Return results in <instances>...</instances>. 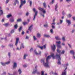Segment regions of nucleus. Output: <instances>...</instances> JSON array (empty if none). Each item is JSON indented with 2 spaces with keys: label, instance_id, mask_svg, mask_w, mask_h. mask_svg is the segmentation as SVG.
<instances>
[{
  "label": "nucleus",
  "instance_id": "nucleus-27",
  "mask_svg": "<svg viewBox=\"0 0 75 75\" xmlns=\"http://www.w3.org/2000/svg\"><path fill=\"white\" fill-rule=\"evenodd\" d=\"M1 64L3 66H4L6 65V63H4L3 62H1Z\"/></svg>",
  "mask_w": 75,
  "mask_h": 75
},
{
  "label": "nucleus",
  "instance_id": "nucleus-31",
  "mask_svg": "<svg viewBox=\"0 0 75 75\" xmlns=\"http://www.w3.org/2000/svg\"><path fill=\"white\" fill-rule=\"evenodd\" d=\"M4 26H5V27H7V26H8V23H5V24H4Z\"/></svg>",
  "mask_w": 75,
  "mask_h": 75
},
{
  "label": "nucleus",
  "instance_id": "nucleus-48",
  "mask_svg": "<svg viewBox=\"0 0 75 75\" xmlns=\"http://www.w3.org/2000/svg\"><path fill=\"white\" fill-rule=\"evenodd\" d=\"M29 14V13L27 12V13H26V16H28Z\"/></svg>",
  "mask_w": 75,
  "mask_h": 75
},
{
  "label": "nucleus",
  "instance_id": "nucleus-4",
  "mask_svg": "<svg viewBox=\"0 0 75 75\" xmlns=\"http://www.w3.org/2000/svg\"><path fill=\"white\" fill-rule=\"evenodd\" d=\"M21 4L19 6V8H21V7H23V5L24 4H25L26 3L25 1V0L23 1V0H21Z\"/></svg>",
  "mask_w": 75,
  "mask_h": 75
},
{
  "label": "nucleus",
  "instance_id": "nucleus-56",
  "mask_svg": "<svg viewBox=\"0 0 75 75\" xmlns=\"http://www.w3.org/2000/svg\"><path fill=\"white\" fill-rule=\"evenodd\" d=\"M32 51H33V48H31L30 49V51L31 52Z\"/></svg>",
  "mask_w": 75,
  "mask_h": 75
},
{
  "label": "nucleus",
  "instance_id": "nucleus-19",
  "mask_svg": "<svg viewBox=\"0 0 75 75\" xmlns=\"http://www.w3.org/2000/svg\"><path fill=\"white\" fill-rule=\"evenodd\" d=\"M37 37L38 38H40L41 37V34L39 33H38L37 34Z\"/></svg>",
  "mask_w": 75,
  "mask_h": 75
},
{
  "label": "nucleus",
  "instance_id": "nucleus-10",
  "mask_svg": "<svg viewBox=\"0 0 75 75\" xmlns=\"http://www.w3.org/2000/svg\"><path fill=\"white\" fill-rule=\"evenodd\" d=\"M51 47L52 48V49L54 51L55 50V49H56V47H55V45H53V46H51Z\"/></svg>",
  "mask_w": 75,
  "mask_h": 75
},
{
  "label": "nucleus",
  "instance_id": "nucleus-13",
  "mask_svg": "<svg viewBox=\"0 0 75 75\" xmlns=\"http://www.w3.org/2000/svg\"><path fill=\"white\" fill-rule=\"evenodd\" d=\"M18 41H19V38H16V43L15 44V45L16 46H17V44H18Z\"/></svg>",
  "mask_w": 75,
  "mask_h": 75
},
{
  "label": "nucleus",
  "instance_id": "nucleus-16",
  "mask_svg": "<svg viewBox=\"0 0 75 75\" xmlns=\"http://www.w3.org/2000/svg\"><path fill=\"white\" fill-rule=\"evenodd\" d=\"M16 3H17L18 4V3H19V2L18 0H15V3L13 4V5L16 6Z\"/></svg>",
  "mask_w": 75,
  "mask_h": 75
},
{
  "label": "nucleus",
  "instance_id": "nucleus-2",
  "mask_svg": "<svg viewBox=\"0 0 75 75\" xmlns=\"http://www.w3.org/2000/svg\"><path fill=\"white\" fill-rule=\"evenodd\" d=\"M56 59H57L58 61V62H57V64L58 65H61V58L60 57V54H56Z\"/></svg>",
  "mask_w": 75,
  "mask_h": 75
},
{
  "label": "nucleus",
  "instance_id": "nucleus-42",
  "mask_svg": "<svg viewBox=\"0 0 75 75\" xmlns=\"http://www.w3.org/2000/svg\"><path fill=\"white\" fill-rule=\"evenodd\" d=\"M14 32V30H12L11 31V34H12V33H13Z\"/></svg>",
  "mask_w": 75,
  "mask_h": 75
},
{
  "label": "nucleus",
  "instance_id": "nucleus-24",
  "mask_svg": "<svg viewBox=\"0 0 75 75\" xmlns=\"http://www.w3.org/2000/svg\"><path fill=\"white\" fill-rule=\"evenodd\" d=\"M44 36L45 37H47V38H50V36L48 35H44Z\"/></svg>",
  "mask_w": 75,
  "mask_h": 75
},
{
  "label": "nucleus",
  "instance_id": "nucleus-11",
  "mask_svg": "<svg viewBox=\"0 0 75 75\" xmlns=\"http://www.w3.org/2000/svg\"><path fill=\"white\" fill-rule=\"evenodd\" d=\"M33 10L34 11V12H35V16H37V13H38V11H36V9H35V8H33Z\"/></svg>",
  "mask_w": 75,
  "mask_h": 75
},
{
  "label": "nucleus",
  "instance_id": "nucleus-53",
  "mask_svg": "<svg viewBox=\"0 0 75 75\" xmlns=\"http://www.w3.org/2000/svg\"><path fill=\"white\" fill-rule=\"evenodd\" d=\"M27 67V65L26 64H24L23 65V67H24L25 68Z\"/></svg>",
  "mask_w": 75,
  "mask_h": 75
},
{
  "label": "nucleus",
  "instance_id": "nucleus-26",
  "mask_svg": "<svg viewBox=\"0 0 75 75\" xmlns=\"http://www.w3.org/2000/svg\"><path fill=\"white\" fill-rule=\"evenodd\" d=\"M71 16H72V15L71 14H69L67 15V17H68V18H71Z\"/></svg>",
  "mask_w": 75,
  "mask_h": 75
},
{
  "label": "nucleus",
  "instance_id": "nucleus-5",
  "mask_svg": "<svg viewBox=\"0 0 75 75\" xmlns=\"http://www.w3.org/2000/svg\"><path fill=\"white\" fill-rule=\"evenodd\" d=\"M56 43L57 44V47L58 48H61V46L60 45V44H61L60 41H57L56 42Z\"/></svg>",
  "mask_w": 75,
  "mask_h": 75
},
{
  "label": "nucleus",
  "instance_id": "nucleus-59",
  "mask_svg": "<svg viewBox=\"0 0 75 75\" xmlns=\"http://www.w3.org/2000/svg\"><path fill=\"white\" fill-rule=\"evenodd\" d=\"M66 1L67 2H69L70 1H72V0H66Z\"/></svg>",
  "mask_w": 75,
  "mask_h": 75
},
{
  "label": "nucleus",
  "instance_id": "nucleus-35",
  "mask_svg": "<svg viewBox=\"0 0 75 75\" xmlns=\"http://www.w3.org/2000/svg\"><path fill=\"white\" fill-rule=\"evenodd\" d=\"M18 72H19V74H21V72H22L21 70H20V69H19L18 70Z\"/></svg>",
  "mask_w": 75,
  "mask_h": 75
},
{
  "label": "nucleus",
  "instance_id": "nucleus-25",
  "mask_svg": "<svg viewBox=\"0 0 75 75\" xmlns=\"http://www.w3.org/2000/svg\"><path fill=\"white\" fill-rule=\"evenodd\" d=\"M10 21L11 23H13L14 21V19L13 18H12L10 19Z\"/></svg>",
  "mask_w": 75,
  "mask_h": 75
},
{
  "label": "nucleus",
  "instance_id": "nucleus-50",
  "mask_svg": "<svg viewBox=\"0 0 75 75\" xmlns=\"http://www.w3.org/2000/svg\"><path fill=\"white\" fill-rule=\"evenodd\" d=\"M8 1H9V0H6V4H7L8 3Z\"/></svg>",
  "mask_w": 75,
  "mask_h": 75
},
{
  "label": "nucleus",
  "instance_id": "nucleus-39",
  "mask_svg": "<svg viewBox=\"0 0 75 75\" xmlns=\"http://www.w3.org/2000/svg\"><path fill=\"white\" fill-rule=\"evenodd\" d=\"M10 63V61H8V62H6L5 63L6 64L8 65V64H9Z\"/></svg>",
  "mask_w": 75,
  "mask_h": 75
},
{
  "label": "nucleus",
  "instance_id": "nucleus-14",
  "mask_svg": "<svg viewBox=\"0 0 75 75\" xmlns=\"http://www.w3.org/2000/svg\"><path fill=\"white\" fill-rule=\"evenodd\" d=\"M17 63L16 62H14L13 64V68H16L17 67Z\"/></svg>",
  "mask_w": 75,
  "mask_h": 75
},
{
  "label": "nucleus",
  "instance_id": "nucleus-47",
  "mask_svg": "<svg viewBox=\"0 0 75 75\" xmlns=\"http://www.w3.org/2000/svg\"><path fill=\"white\" fill-rule=\"evenodd\" d=\"M60 24H62L63 22V21H62L61 20H60Z\"/></svg>",
  "mask_w": 75,
  "mask_h": 75
},
{
  "label": "nucleus",
  "instance_id": "nucleus-58",
  "mask_svg": "<svg viewBox=\"0 0 75 75\" xmlns=\"http://www.w3.org/2000/svg\"><path fill=\"white\" fill-rule=\"evenodd\" d=\"M68 45L69 46L70 48H71V45L69 44H68Z\"/></svg>",
  "mask_w": 75,
  "mask_h": 75
},
{
  "label": "nucleus",
  "instance_id": "nucleus-15",
  "mask_svg": "<svg viewBox=\"0 0 75 75\" xmlns=\"http://www.w3.org/2000/svg\"><path fill=\"white\" fill-rule=\"evenodd\" d=\"M34 52L35 54H36V55H40L41 54V51H40L39 52V53H37V52L36 50H35L34 51Z\"/></svg>",
  "mask_w": 75,
  "mask_h": 75
},
{
  "label": "nucleus",
  "instance_id": "nucleus-43",
  "mask_svg": "<svg viewBox=\"0 0 75 75\" xmlns=\"http://www.w3.org/2000/svg\"><path fill=\"white\" fill-rule=\"evenodd\" d=\"M33 38L34 40H37V39L36 38H35V36H33Z\"/></svg>",
  "mask_w": 75,
  "mask_h": 75
},
{
  "label": "nucleus",
  "instance_id": "nucleus-12",
  "mask_svg": "<svg viewBox=\"0 0 75 75\" xmlns=\"http://www.w3.org/2000/svg\"><path fill=\"white\" fill-rule=\"evenodd\" d=\"M70 53L71 54H72L73 55V57H74V54H75V52H74V51L73 50H71L70 51Z\"/></svg>",
  "mask_w": 75,
  "mask_h": 75
},
{
  "label": "nucleus",
  "instance_id": "nucleus-7",
  "mask_svg": "<svg viewBox=\"0 0 75 75\" xmlns=\"http://www.w3.org/2000/svg\"><path fill=\"white\" fill-rule=\"evenodd\" d=\"M22 48H24V46L23 45V43H22L21 44V47L20 49H19L18 47H17L16 49V50H18V51H20V50L21 49V48H22Z\"/></svg>",
  "mask_w": 75,
  "mask_h": 75
},
{
  "label": "nucleus",
  "instance_id": "nucleus-3",
  "mask_svg": "<svg viewBox=\"0 0 75 75\" xmlns=\"http://www.w3.org/2000/svg\"><path fill=\"white\" fill-rule=\"evenodd\" d=\"M37 66H36L35 67V69H34V70L32 74H35V73H37V74H40V73L39 72H38L37 71Z\"/></svg>",
  "mask_w": 75,
  "mask_h": 75
},
{
  "label": "nucleus",
  "instance_id": "nucleus-41",
  "mask_svg": "<svg viewBox=\"0 0 75 75\" xmlns=\"http://www.w3.org/2000/svg\"><path fill=\"white\" fill-rule=\"evenodd\" d=\"M64 53H65V51H64V50H63L61 52V54H64Z\"/></svg>",
  "mask_w": 75,
  "mask_h": 75
},
{
  "label": "nucleus",
  "instance_id": "nucleus-64",
  "mask_svg": "<svg viewBox=\"0 0 75 75\" xmlns=\"http://www.w3.org/2000/svg\"><path fill=\"white\" fill-rule=\"evenodd\" d=\"M62 14L63 15H64L65 14V13H64V11H63L62 12Z\"/></svg>",
  "mask_w": 75,
  "mask_h": 75
},
{
  "label": "nucleus",
  "instance_id": "nucleus-55",
  "mask_svg": "<svg viewBox=\"0 0 75 75\" xmlns=\"http://www.w3.org/2000/svg\"><path fill=\"white\" fill-rule=\"evenodd\" d=\"M46 45H44L43 46V47L44 48H45H45H46Z\"/></svg>",
  "mask_w": 75,
  "mask_h": 75
},
{
  "label": "nucleus",
  "instance_id": "nucleus-49",
  "mask_svg": "<svg viewBox=\"0 0 75 75\" xmlns=\"http://www.w3.org/2000/svg\"><path fill=\"white\" fill-rule=\"evenodd\" d=\"M62 40L63 41H65V37H63Z\"/></svg>",
  "mask_w": 75,
  "mask_h": 75
},
{
  "label": "nucleus",
  "instance_id": "nucleus-9",
  "mask_svg": "<svg viewBox=\"0 0 75 75\" xmlns=\"http://www.w3.org/2000/svg\"><path fill=\"white\" fill-rule=\"evenodd\" d=\"M67 69V67H66L65 69L64 70V71H63L62 72V75H66V73L67 72L66 71V70Z\"/></svg>",
  "mask_w": 75,
  "mask_h": 75
},
{
  "label": "nucleus",
  "instance_id": "nucleus-29",
  "mask_svg": "<svg viewBox=\"0 0 75 75\" xmlns=\"http://www.w3.org/2000/svg\"><path fill=\"white\" fill-rule=\"evenodd\" d=\"M43 4L44 7H45V8H46V4H45V3H43Z\"/></svg>",
  "mask_w": 75,
  "mask_h": 75
},
{
  "label": "nucleus",
  "instance_id": "nucleus-54",
  "mask_svg": "<svg viewBox=\"0 0 75 75\" xmlns=\"http://www.w3.org/2000/svg\"><path fill=\"white\" fill-rule=\"evenodd\" d=\"M50 32L51 33H53V30H52V29L50 30Z\"/></svg>",
  "mask_w": 75,
  "mask_h": 75
},
{
  "label": "nucleus",
  "instance_id": "nucleus-1",
  "mask_svg": "<svg viewBox=\"0 0 75 75\" xmlns=\"http://www.w3.org/2000/svg\"><path fill=\"white\" fill-rule=\"evenodd\" d=\"M52 57L53 59H55V58L56 57V56L54 55V53H52L51 54L50 56H49L46 58V63H45L44 62V60L43 59L41 60V63H42L43 65H44L45 67H47V68H50V65H49V63L48 62V61L50 60V59H51V57Z\"/></svg>",
  "mask_w": 75,
  "mask_h": 75
},
{
  "label": "nucleus",
  "instance_id": "nucleus-18",
  "mask_svg": "<svg viewBox=\"0 0 75 75\" xmlns=\"http://www.w3.org/2000/svg\"><path fill=\"white\" fill-rule=\"evenodd\" d=\"M55 38H56V40H61L60 38H59V36H58L55 37Z\"/></svg>",
  "mask_w": 75,
  "mask_h": 75
},
{
  "label": "nucleus",
  "instance_id": "nucleus-30",
  "mask_svg": "<svg viewBox=\"0 0 75 75\" xmlns=\"http://www.w3.org/2000/svg\"><path fill=\"white\" fill-rule=\"evenodd\" d=\"M22 30V27L21 26L18 29V30L19 32H20L21 31V30Z\"/></svg>",
  "mask_w": 75,
  "mask_h": 75
},
{
  "label": "nucleus",
  "instance_id": "nucleus-37",
  "mask_svg": "<svg viewBox=\"0 0 75 75\" xmlns=\"http://www.w3.org/2000/svg\"><path fill=\"white\" fill-rule=\"evenodd\" d=\"M44 71H42V74L41 75H44ZM45 75H47V74H46Z\"/></svg>",
  "mask_w": 75,
  "mask_h": 75
},
{
  "label": "nucleus",
  "instance_id": "nucleus-51",
  "mask_svg": "<svg viewBox=\"0 0 75 75\" xmlns=\"http://www.w3.org/2000/svg\"><path fill=\"white\" fill-rule=\"evenodd\" d=\"M39 48H40L41 50H42L43 47H42L38 46Z\"/></svg>",
  "mask_w": 75,
  "mask_h": 75
},
{
  "label": "nucleus",
  "instance_id": "nucleus-45",
  "mask_svg": "<svg viewBox=\"0 0 75 75\" xmlns=\"http://www.w3.org/2000/svg\"><path fill=\"white\" fill-rule=\"evenodd\" d=\"M35 17H36V16L34 15L33 18V20H34V21H35Z\"/></svg>",
  "mask_w": 75,
  "mask_h": 75
},
{
  "label": "nucleus",
  "instance_id": "nucleus-46",
  "mask_svg": "<svg viewBox=\"0 0 75 75\" xmlns=\"http://www.w3.org/2000/svg\"><path fill=\"white\" fill-rule=\"evenodd\" d=\"M8 55L9 58H10V56H11L10 53V52L8 53Z\"/></svg>",
  "mask_w": 75,
  "mask_h": 75
},
{
  "label": "nucleus",
  "instance_id": "nucleus-38",
  "mask_svg": "<svg viewBox=\"0 0 75 75\" xmlns=\"http://www.w3.org/2000/svg\"><path fill=\"white\" fill-rule=\"evenodd\" d=\"M23 25H25L26 24H28V23L27 22H23Z\"/></svg>",
  "mask_w": 75,
  "mask_h": 75
},
{
  "label": "nucleus",
  "instance_id": "nucleus-23",
  "mask_svg": "<svg viewBox=\"0 0 75 75\" xmlns=\"http://www.w3.org/2000/svg\"><path fill=\"white\" fill-rule=\"evenodd\" d=\"M8 47H13V44L12 43L9 44L8 45Z\"/></svg>",
  "mask_w": 75,
  "mask_h": 75
},
{
  "label": "nucleus",
  "instance_id": "nucleus-60",
  "mask_svg": "<svg viewBox=\"0 0 75 75\" xmlns=\"http://www.w3.org/2000/svg\"><path fill=\"white\" fill-rule=\"evenodd\" d=\"M72 18L73 19V20H75V17H72Z\"/></svg>",
  "mask_w": 75,
  "mask_h": 75
},
{
  "label": "nucleus",
  "instance_id": "nucleus-40",
  "mask_svg": "<svg viewBox=\"0 0 75 75\" xmlns=\"http://www.w3.org/2000/svg\"><path fill=\"white\" fill-rule=\"evenodd\" d=\"M44 26L45 27H48V24H47L44 25Z\"/></svg>",
  "mask_w": 75,
  "mask_h": 75
},
{
  "label": "nucleus",
  "instance_id": "nucleus-32",
  "mask_svg": "<svg viewBox=\"0 0 75 75\" xmlns=\"http://www.w3.org/2000/svg\"><path fill=\"white\" fill-rule=\"evenodd\" d=\"M57 52L58 53H59V54H60V53H61V50H58V49L57 50Z\"/></svg>",
  "mask_w": 75,
  "mask_h": 75
},
{
  "label": "nucleus",
  "instance_id": "nucleus-21",
  "mask_svg": "<svg viewBox=\"0 0 75 75\" xmlns=\"http://www.w3.org/2000/svg\"><path fill=\"white\" fill-rule=\"evenodd\" d=\"M32 27H33V25H31L29 28L28 30H30V31H31V29H32Z\"/></svg>",
  "mask_w": 75,
  "mask_h": 75
},
{
  "label": "nucleus",
  "instance_id": "nucleus-20",
  "mask_svg": "<svg viewBox=\"0 0 75 75\" xmlns=\"http://www.w3.org/2000/svg\"><path fill=\"white\" fill-rule=\"evenodd\" d=\"M28 56V54H24V57H23V59H25L26 58V57H27Z\"/></svg>",
  "mask_w": 75,
  "mask_h": 75
},
{
  "label": "nucleus",
  "instance_id": "nucleus-36",
  "mask_svg": "<svg viewBox=\"0 0 75 75\" xmlns=\"http://www.w3.org/2000/svg\"><path fill=\"white\" fill-rule=\"evenodd\" d=\"M22 21L21 19H19L17 20V22H19L20 21Z\"/></svg>",
  "mask_w": 75,
  "mask_h": 75
},
{
  "label": "nucleus",
  "instance_id": "nucleus-6",
  "mask_svg": "<svg viewBox=\"0 0 75 75\" xmlns=\"http://www.w3.org/2000/svg\"><path fill=\"white\" fill-rule=\"evenodd\" d=\"M39 10L42 11V12L43 13V14H45L46 11H45V10H44V9L43 8H39Z\"/></svg>",
  "mask_w": 75,
  "mask_h": 75
},
{
  "label": "nucleus",
  "instance_id": "nucleus-63",
  "mask_svg": "<svg viewBox=\"0 0 75 75\" xmlns=\"http://www.w3.org/2000/svg\"><path fill=\"white\" fill-rule=\"evenodd\" d=\"M65 66H66V67H67V66H68V64L67 63V64H65Z\"/></svg>",
  "mask_w": 75,
  "mask_h": 75
},
{
  "label": "nucleus",
  "instance_id": "nucleus-34",
  "mask_svg": "<svg viewBox=\"0 0 75 75\" xmlns=\"http://www.w3.org/2000/svg\"><path fill=\"white\" fill-rule=\"evenodd\" d=\"M54 0H52V2H50V4H52L54 3Z\"/></svg>",
  "mask_w": 75,
  "mask_h": 75
},
{
  "label": "nucleus",
  "instance_id": "nucleus-8",
  "mask_svg": "<svg viewBox=\"0 0 75 75\" xmlns=\"http://www.w3.org/2000/svg\"><path fill=\"white\" fill-rule=\"evenodd\" d=\"M66 22L68 23V26H69L70 25V24H71V21L69 20H68V19H66Z\"/></svg>",
  "mask_w": 75,
  "mask_h": 75
},
{
  "label": "nucleus",
  "instance_id": "nucleus-62",
  "mask_svg": "<svg viewBox=\"0 0 75 75\" xmlns=\"http://www.w3.org/2000/svg\"><path fill=\"white\" fill-rule=\"evenodd\" d=\"M52 28H55V26H54V25H52Z\"/></svg>",
  "mask_w": 75,
  "mask_h": 75
},
{
  "label": "nucleus",
  "instance_id": "nucleus-61",
  "mask_svg": "<svg viewBox=\"0 0 75 75\" xmlns=\"http://www.w3.org/2000/svg\"><path fill=\"white\" fill-rule=\"evenodd\" d=\"M3 75H6V72H4L3 73Z\"/></svg>",
  "mask_w": 75,
  "mask_h": 75
},
{
  "label": "nucleus",
  "instance_id": "nucleus-52",
  "mask_svg": "<svg viewBox=\"0 0 75 75\" xmlns=\"http://www.w3.org/2000/svg\"><path fill=\"white\" fill-rule=\"evenodd\" d=\"M29 38V37H28V36H26V38H25V39H28Z\"/></svg>",
  "mask_w": 75,
  "mask_h": 75
},
{
  "label": "nucleus",
  "instance_id": "nucleus-44",
  "mask_svg": "<svg viewBox=\"0 0 75 75\" xmlns=\"http://www.w3.org/2000/svg\"><path fill=\"white\" fill-rule=\"evenodd\" d=\"M30 6H31V5H32V1H30Z\"/></svg>",
  "mask_w": 75,
  "mask_h": 75
},
{
  "label": "nucleus",
  "instance_id": "nucleus-28",
  "mask_svg": "<svg viewBox=\"0 0 75 75\" xmlns=\"http://www.w3.org/2000/svg\"><path fill=\"white\" fill-rule=\"evenodd\" d=\"M14 28L15 29H17V25L16 24L14 25Z\"/></svg>",
  "mask_w": 75,
  "mask_h": 75
},
{
  "label": "nucleus",
  "instance_id": "nucleus-57",
  "mask_svg": "<svg viewBox=\"0 0 75 75\" xmlns=\"http://www.w3.org/2000/svg\"><path fill=\"white\" fill-rule=\"evenodd\" d=\"M24 32L23 31L22 32V35H24Z\"/></svg>",
  "mask_w": 75,
  "mask_h": 75
},
{
  "label": "nucleus",
  "instance_id": "nucleus-22",
  "mask_svg": "<svg viewBox=\"0 0 75 75\" xmlns=\"http://www.w3.org/2000/svg\"><path fill=\"white\" fill-rule=\"evenodd\" d=\"M57 8H58V4H57L55 6V11H57Z\"/></svg>",
  "mask_w": 75,
  "mask_h": 75
},
{
  "label": "nucleus",
  "instance_id": "nucleus-17",
  "mask_svg": "<svg viewBox=\"0 0 75 75\" xmlns=\"http://www.w3.org/2000/svg\"><path fill=\"white\" fill-rule=\"evenodd\" d=\"M1 7H0V15H2L3 14V11L2 10H1Z\"/></svg>",
  "mask_w": 75,
  "mask_h": 75
},
{
  "label": "nucleus",
  "instance_id": "nucleus-33",
  "mask_svg": "<svg viewBox=\"0 0 75 75\" xmlns=\"http://www.w3.org/2000/svg\"><path fill=\"white\" fill-rule=\"evenodd\" d=\"M11 17V14H9L7 16V18H9V17Z\"/></svg>",
  "mask_w": 75,
  "mask_h": 75
}]
</instances>
